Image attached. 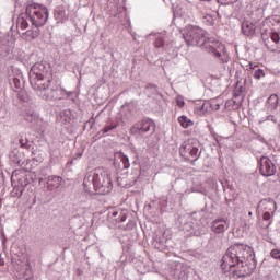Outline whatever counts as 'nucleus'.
Here are the masks:
<instances>
[{"instance_id": "aec40b11", "label": "nucleus", "mask_w": 280, "mask_h": 280, "mask_svg": "<svg viewBox=\"0 0 280 280\" xmlns=\"http://www.w3.org/2000/svg\"><path fill=\"white\" fill-rule=\"evenodd\" d=\"M118 159H120L122 163V170H129L130 168V159L128 155H125L124 152L119 151L115 154Z\"/></svg>"}, {"instance_id": "412c9836", "label": "nucleus", "mask_w": 280, "mask_h": 280, "mask_svg": "<svg viewBox=\"0 0 280 280\" xmlns=\"http://www.w3.org/2000/svg\"><path fill=\"white\" fill-rule=\"evenodd\" d=\"M267 104L268 106H270V108H272L273 110H277V108H279V96L277 94H271L267 98Z\"/></svg>"}, {"instance_id": "de8ad7c7", "label": "nucleus", "mask_w": 280, "mask_h": 280, "mask_svg": "<svg viewBox=\"0 0 280 280\" xmlns=\"http://www.w3.org/2000/svg\"><path fill=\"white\" fill-rule=\"evenodd\" d=\"M0 266H5V260H3V258L0 257Z\"/></svg>"}, {"instance_id": "49530a36", "label": "nucleus", "mask_w": 280, "mask_h": 280, "mask_svg": "<svg viewBox=\"0 0 280 280\" xmlns=\"http://www.w3.org/2000/svg\"><path fill=\"white\" fill-rule=\"evenodd\" d=\"M242 93V91H236L234 92V97H240V94Z\"/></svg>"}, {"instance_id": "f704fd0d", "label": "nucleus", "mask_w": 280, "mask_h": 280, "mask_svg": "<svg viewBox=\"0 0 280 280\" xmlns=\"http://www.w3.org/2000/svg\"><path fill=\"white\" fill-rule=\"evenodd\" d=\"M270 38H271L272 43L277 44V43L280 42V36H279V34L277 32H271L270 33Z\"/></svg>"}, {"instance_id": "864d4df0", "label": "nucleus", "mask_w": 280, "mask_h": 280, "mask_svg": "<svg viewBox=\"0 0 280 280\" xmlns=\"http://www.w3.org/2000/svg\"><path fill=\"white\" fill-rule=\"evenodd\" d=\"M78 156H79V158L82 156V153H78Z\"/></svg>"}, {"instance_id": "2eb2a0df", "label": "nucleus", "mask_w": 280, "mask_h": 280, "mask_svg": "<svg viewBox=\"0 0 280 280\" xmlns=\"http://www.w3.org/2000/svg\"><path fill=\"white\" fill-rule=\"evenodd\" d=\"M269 211H277V202L273 201L272 198L269 199H262L258 202V209H268Z\"/></svg>"}, {"instance_id": "c9c22d12", "label": "nucleus", "mask_w": 280, "mask_h": 280, "mask_svg": "<svg viewBox=\"0 0 280 280\" xmlns=\"http://www.w3.org/2000/svg\"><path fill=\"white\" fill-rule=\"evenodd\" d=\"M209 106H210L211 110H220V104H218L215 102L209 103Z\"/></svg>"}, {"instance_id": "72a5a7b5", "label": "nucleus", "mask_w": 280, "mask_h": 280, "mask_svg": "<svg viewBox=\"0 0 280 280\" xmlns=\"http://www.w3.org/2000/svg\"><path fill=\"white\" fill-rule=\"evenodd\" d=\"M145 89L147 91H152V93H159V86L156 84L148 83Z\"/></svg>"}, {"instance_id": "f8f14e48", "label": "nucleus", "mask_w": 280, "mask_h": 280, "mask_svg": "<svg viewBox=\"0 0 280 280\" xmlns=\"http://www.w3.org/2000/svg\"><path fill=\"white\" fill-rule=\"evenodd\" d=\"M189 275H191V269L185 265L177 267L174 272V276L178 280H187L189 279Z\"/></svg>"}, {"instance_id": "6e6552de", "label": "nucleus", "mask_w": 280, "mask_h": 280, "mask_svg": "<svg viewBox=\"0 0 280 280\" xmlns=\"http://www.w3.org/2000/svg\"><path fill=\"white\" fill-rule=\"evenodd\" d=\"M258 167L261 176H275L277 174V166L268 156H261L258 160Z\"/></svg>"}, {"instance_id": "0eeeda50", "label": "nucleus", "mask_w": 280, "mask_h": 280, "mask_svg": "<svg viewBox=\"0 0 280 280\" xmlns=\"http://www.w3.org/2000/svg\"><path fill=\"white\" fill-rule=\"evenodd\" d=\"M23 118L25 121H27V124H31L33 128H36V130H43V126H45V120H43L40 115L32 108L25 109Z\"/></svg>"}, {"instance_id": "dca6fc26", "label": "nucleus", "mask_w": 280, "mask_h": 280, "mask_svg": "<svg viewBox=\"0 0 280 280\" xmlns=\"http://www.w3.org/2000/svg\"><path fill=\"white\" fill-rule=\"evenodd\" d=\"M194 147V140H187L185 141L180 148H179V154L183 159L187 156V153L189 154L191 152V148Z\"/></svg>"}, {"instance_id": "c03bdc74", "label": "nucleus", "mask_w": 280, "mask_h": 280, "mask_svg": "<svg viewBox=\"0 0 280 280\" xmlns=\"http://www.w3.org/2000/svg\"><path fill=\"white\" fill-rule=\"evenodd\" d=\"M201 211H202L203 213H209V209L207 208V205L205 206L203 209H201Z\"/></svg>"}, {"instance_id": "7ed1b4c3", "label": "nucleus", "mask_w": 280, "mask_h": 280, "mask_svg": "<svg viewBox=\"0 0 280 280\" xmlns=\"http://www.w3.org/2000/svg\"><path fill=\"white\" fill-rule=\"evenodd\" d=\"M183 38L188 47H202L208 54H212V56L218 58L222 65L226 62V46L221 42L215 40L213 37H207L205 35V30L199 26H186L183 33Z\"/></svg>"}, {"instance_id": "a211bd4d", "label": "nucleus", "mask_w": 280, "mask_h": 280, "mask_svg": "<svg viewBox=\"0 0 280 280\" xmlns=\"http://www.w3.org/2000/svg\"><path fill=\"white\" fill-rule=\"evenodd\" d=\"M152 246L156 248V250H165V237L156 235L155 237H153Z\"/></svg>"}, {"instance_id": "ddd939ff", "label": "nucleus", "mask_w": 280, "mask_h": 280, "mask_svg": "<svg viewBox=\"0 0 280 280\" xmlns=\"http://www.w3.org/2000/svg\"><path fill=\"white\" fill-rule=\"evenodd\" d=\"M11 161L15 163V165H24L25 164V153L19 151V149H14L11 154Z\"/></svg>"}, {"instance_id": "79ce46f5", "label": "nucleus", "mask_w": 280, "mask_h": 280, "mask_svg": "<svg viewBox=\"0 0 280 280\" xmlns=\"http://www.w3.org/2000/svg\"><path fill=\"white\" fill-rule=\"evenodd\" d=\"M3 187V173L0 172V189Z\"/></svg>"}, {"instance_id": "58836bf2", "label": "nucleus", "mask_w": 280, "mask_h": 280, "mask_svg": "<svg viewBox=\"0 0 280 280\" xmlns=\"http://www.w3.org/2000/svg\"><path fill=\"white\" fill-rule=\"evenodd\" d=\"M232 104H236V102L235 101H228L226 103H225V108H231V105Z\"/></svg>"}, {"instance_id": "20e7f679", "label": "nucleus", "mask_w": 280, "mask_h": 280, "mask_svg": "<svg viewBox=\"0 0 280 280\" xmlns=\"http://www.w3.org/2000/svg\"><path fill=\"white\" fill-rule=\"evenodd\" d=\"M89 183H92L94 191L100 196H106L113 191V178L110 172L104 167L94 168L91 175H86L83 179L84 191L90 192Z\"/></svg>"}, {"instance_id": "7c9ffc66", "label": "nucleus", "mask_w": 280, "mask_h": 280, "mask_svg": "<svg viewBox=\"0 0 280 280\" xmlns=\"http://www.w3.org/2000/svg\"><path fill=\"white\" fill-rule=\"evenodd\" d=\"M117 126H119V125H117V124L107 125V126H105V127L102 129V132H103L104 135H106V132H110V130H115V128H117Z\"/></svg>"}, {"instance_id": "f03ea898", "label": "nucleus", "mask_w": 280, "mask_h": 280, "mask_svg": "<svg viewBox=\"0 0 280 280\" xmlns=\"http://www.w3.org/2000/svg\"><path fill=\"white\" fill-rule=\"evenodd\" d=\"M49 75H51V66H49V62L42 61L33 65L28 73L33 91L45 102L62 100V89L52 85Z\"/></svg>"}, {"instance_id": "4be33fe9", "label": "nucleus", "mask_w": 280, "mask_h": 280, "mask_svg": "<svg viewBox=\"0 0 280 280\" xmlns=\"http://www.w3.org/2000/svg\"><path fill=\"white\" fill-rule=\"evenodd\" d=\"M23 191H25V186H23V184L16 185L13 187V190L11 191V197L21 198L23 196Z\"/></svg>"}, {"instance_id": "2f4dec72", "label": "nucleus", "mask_w": 280, "mask_h": 280, "mask_svg": "<svg viewBox=\"0 0 280 280\" xmlns=\"http://www.w3.org/2000/svg\"><path fill=\"white\" fill-rule=\"evenodd\" d=\"M206 23H208V25H215V19H213V15L211 14H207L206 16H203Z\"/></svg>"}, {"instance_id": "c756f323", "label": "nucleus", "mask_w": 280, "mask_h": 280, "mask_svg": "<svg viewBox=\"0 0 280 280\" xmlns=\"http://www.w3.org/2000/svg\"><path fill=\"white\" fill-rule=\"evenodd\" d=\"M266 72H264V69H257L253 72V77L255 78V80H261V78H264Z\"/></svg>"}, {"instance_id": "e433bc0d", "label": "nucleus", "mask_w": 280, "mask_h": 280, "mask_svg": "<svg viewBox=\"0 0 280 280\" xmlns=\"http://www.w3.org/2000/svg\"><path fill=\"white\" fill-rule=\"evenodd\" d=\"M140 164H141V162L139 161V154H136L132 165H140Z\"/></svg>"}, {"instance_id": "a19ab883", "label": "nucleus", "mask_w": 280, "mask_h": 280, "mask_svg": "<svg viewBox=\"0 0 280 280\" xmlns=\"http://www.w3.org/2000/svg\"><path fill=\"white\" fill-rule=\"evenodd\" d=\"M121 177H117L116 178V183H117V185H118V187H124V184H121Z\"/></svg>"}, {"instance_id": "9b49d317", "label": "nucleus", "mask_w": 280, "mask_h": 280, "mask_svg": "<svg viewBox=\"0 0 280 280\" xmlns=\"http://www.w3.org/2000/svg\"><path fill=\"white\" fill-rule=\"evenodd\" d=\"M107 218L109 220H115V222L121 223V222H126L128 214L122 210L112 209L108 211Z\"/></svg>"}, {"instance_id": "b1692460", "label": "nucleus", "mask_w": 280, "mask_h": 280, "mask_svg": "<svg viewBox=\"0 0 280 280\" xmlns=\"http://www.w3.org/2000/svg\"><path fill=\"white\" fill-rule=\"evenodd\" d=\"M178 122L180 124L182 128H185V129L191 128V126H194L192 120L185 115L178 117Z\"/></svg>"}, {"instance_id": "f257e3e1", "label": "nucleus", "mask_w": 280, "mask_h": 280, "mask_svg": "<svg viewBox=\"0 0 280 280\" xmlns=\"http://www.w3.org/2000/svg\"><path fill=\"white\" fill-rule=\"evenodd\" d=\"M257 268L255 249L244 243H234L222 257L221 269L224 272L232 270L234 277H250Z\"/></svg>"}, {"instance_id": "1a4fd4ad", "label": "nucleus", "mask_w": 280, "mask_h": 280, "mask_svg": "<svg viewBox=\"0 0 280 280\" xmlns=\"http://www.w3.org/2000/svg\"><path fill=\"white\" fill-rule=\"evenodd\" d=\"M229 219L218 218L211 222V231L213 233L220 234L229 231Z\"/></svg>"}, {"instance_id": "c85d7f7f", "label": "nucleus", "mask_w": 280, "mask_h": 280, "mask_svg": "<svg viewBox=\"0 0 280 280\" xmlns=\"http://www.w3.org/2000/svg\"><path fill=\"white\" fill-rule=\"evenodd\" d=\"M58 159H60V150L54 149L50 152V161H51V163H56V161H58Z\"/></svg>"}, {"instance_id": "39448f33", "label": "nucleus", "mask_w": 280, "mask_h": 280, "mask_svg": "<svg viewBox=\"0 0 280 280\" xmlns=\"http://www.w3.org/2000/svg\"><path fill=\"white\" fill-rule=\"evenodd\" d=\"M26 14L30 18V22L32 23V30H28L24 33L27 40H34L40 36V28L45 23H47V19H49V10L46 7L39 3H31L26 5Z\"/></svg>"}, {"instance_id": "393cba45", "label": "nucleus", "mask_w": 280, "mask_h": 280, "mask_svg": "<svg viewBox=\"0 0 280 280\" xmlns=\"http://www.w3.org/2000/svg\"><path fill=\"white\" fill-rule=\"evenodd\" d=\"M19 143L21 148H24L25 150L32 149V141L27 139V136H20Z\"/></svg>"}, {"instance_id": "6e6d98bb", "label": "nucleus", "mask_w": 280, "mask_h": 280, "mask_svg": "<svg viewBox=\"0 0 280 280\" xmlns=\"http://www.w3.org/2000/svg\"><path fill=\"white\" fill-rule=\"evenodd\" d=\"M43 182V178H39V183H42Z\"/></svg>"}, {"instance_id": "4c0bfd02", "label": "nucleus", "mask_w": 280, "mask_h": 280, "mask_svg": "<svg viewBox=\"0 0 280 280\" xmlns=\"http://www.w3.org/2000/svg\"><path fill=\"white\" fill-rule=\"evenodd\" d=\"M207 108H209V103H203L200 107V110H202L205 113L207 110Z\"/></svg>"}, {"instance_id": "37998d69", "label": "nucleus", "mask_w": 280, "mask_h": 280, "mask_svg": "<svg viewBox=\"0 0 280 280\" xmlns=\"http://www.w3.org/2000/svg\"><path fill=\"white\" fill-rule=\"evenodd\" d=\"M177 106H179V108H183V106H185V101H177Z\"/></svg>"}, {"instance_id": "5701e85b", "label": "nucleus", "mask_w": 280, "mask_h": 280, "mask_svg": "<svg viewBox=\"0 0 280 280\" xmlns=\"http://www.w3.org/2000/svg\"><path fill=\"white\" fill-rule=\"evenodd\" d=\"M56 21H62L67 16V10L65 7H57L54 11Z\"/></svg>"}, {"instance_id": "5fc2aeb1", "label": "nucleus", "mask_w": 280, "mask_h": 280, "mask_svg": "<svg viewBox=\"0 0 280 280\" xmlns=\"http://www.w3.org/2000/svg\"><path fill=\"white\" fill-rule=\"evenodd\" d=\"M277 23H280V20H276Z\"/></svg>"}, {"instance_id": "3c124183", "label": "nucleus", "mask_w": 280, "mask_h": 280, "mask_svg": "<svg viewBox=\"0 0 280 280\" xmlns=\"http://www.w3.org/2000/svg\"><path fill=\"white\" fill-rule=\"evenodd\" d=\"M2 205H3V203H2V201H1V199H0V209H1Z\"/></svg>"}, {"instance_id": "a18cd8bd", "label": "nucleus", "mask_w": 280, "mask_h": 280, "mask_svg": "<svg viewBox=\"0 0 280 280\" xmlns=\"http://www.w3.org/2000/svg\"><path fill=\"white\" fill-rule=\"evenodd\" d=\"M127 226H128V229H132V226H135V222H129L128 224H127Z\"/></svg>"}, {"instance_id": "4468645a", "label": "nucleus", "mask_w": 280, "mask_h": 280, "mask_svg": "<svg viewBox=\"0 0 280 280\" xmlns=\"http://www.w3.org/2000/svg\"><path fill=\"white\" fill-rule=\"evenodd\" d=\"M242 33L244 36H255V24L249 21H245L242 23Z\"/></svg>"}, {"instance_id": "8fccbe9b", "label": "nucleus", "mask_w": 280, "mask_h": 280, "mask_svg": "<svg viewBox=\"0 0 280 280\" xmlns=\"http://www.w3.org/2000/svg\"><path fill=\"white\" fill-rule=\"evenodd\" d=\"M248 215H249V218L253 217V212L249 211V212H248Z\"/></svg>"}, {"instance_id": "a878e982", "label": "nucleus", "mask_w": 280, "mask_h": 280, "mask_svg": "<svg viewBox=\"0 0 280 280\" xmlns=\"http://www.w3.org/2000/svg\"><path fill=\"white\" fill-rule=\"evenodd\" d=\"M202 154V151L198 152V147L195 145V142L192 143V148L190 149V156H196L195 160L191 161V165H194V163H196V161H198L200 159V155Z\"/></svg>"}, {"instance_id": "473e14b6", "label": "nucleus", "mask_w": 280, "mask_h": 280, "mask_svg": "<svg viewBox=\"0 0 280 280\" xmlns=\"http://www.w3.org/2000/svg\"><path fill=\"white\" fill-rule=\"evenodd\" d=\"M154 44L158 49H161V47H165V39H163V37H158Z\"/></svg>"}, {"instance_id": "6ab92c4d", "label": "nucleus", "mask_w": 280, "mask_h": 280, "mask_svg": "<svg viewBox=\"0 0 280 280\" xmlns=\"http://www.w3.org/2000/svg\"><path fill=\"white\" fill-rule=\"evenodd\" d=\"M11 86H14L15 89H20L23 90L25 89V80H23V77H13L11 82H10Z\"/></svg>"}, {"instance_id": "bb28decb", "label": "nucleus", "mask_w": 280, "mask_h": 280, "mask_svg": "<svg viewBox=\"0 0 280 280\" xmlns=\"http://www.w3.org/2000/svg\"><path fill=\"white\" fill-rule=\"evenodd\" d=\"M18 97L21 100V102H30V94H27V91L23 89L19 91Z\"/></svg>"}, {"instance_id": "09e8293b", "label": "nucleus", "mask_w": 280, "mask_h": 280, "mask_svg": "<svg viewBox=\"0 0 280 280\" xmlns=\"http://www.w3.org/2000/svg\"><path fill=\"white\" fill-rule=\"evenodd\" d=\"M221 5H226V2L224 0H217Z\"/></svg>"}, {"instance_id": "f3484780", "label": "nucleus", "mask_w": 280, "mask_h": 280, "mask_svg": "<svg viewBox=\"0 0 280 280\" xmlns=\"http://www.w3.org/2000/svg\"><path fill=\"white\" fill-rule=\"evenodd\" d=\"M27 19L30 21V18L27 16V9H25V13L20 14L18 18V27H20V30H27V27H30Z\"/></svg>"}, {"instance_id": "ea45409f", "label": "nucleus", "mask_w": 280, "mask_h": 280, "mask_svg": "<svg viewBox=\"0 0 280 280\" xmlns=\"http://www.w3.org/2000/svg\"><path fill=\"white\" fill-rule=\"evenodd\" d=\"M178 222H179V224H186V222H185V215H179V217H178Z\"/></svg>"}, {"instance_id": "603ef678", "label": "nucleus", "mask_w": 280, "mask_h": 280, "mask_svg": "<svg viewBox=\"0 0 280 280\" xmlns=\"http://www.w3.org/2000/svg\"><path fill=\"white\" fill-rule=\"evenodd\" d=\"M71 94H72V93H71V92H69V93H68V97H70V96H71Z\"/></svg>"}, {"instance_id": "423d86ee", "label": "nucleus", "mask_w": 280, "mask_h": 280, "mask_svg": "<svg viewBox=\"0 0 280 280\" xmlns=\"http://www.w3.org/2000/svg\"><path fill=\"white\" fill-rule=\"evenodd\" d=\"M155 132L156 130V125L154 124V120L150 118H144L138 122H136L131 128H130V135H145V132Z\"/></svg>"}, {"instance_id": "9d476101", "label": "nucleus", "mask_w": 280, "mask_h": 280, "mask_svg": "<svg viewBox=\"0 0 280 280\" xmlns=\"http://www.w3.org/2000/svg\"><path fill=\"white\" fill-rule=\"evenodd\" d=\"M62 183H65V180L60 176H56V175L48 176L46 182L48 191H54V189H58L59 187H62Z\"/></svg>"}, {"instance_id": "cd10ccee", "label": "nucleus", "mask_w": 280, "mask_h": 280, "mask_svg": "<svg viewBox=\"0 0 280 280\" xmlns=\"http://www.w3.org/2000/svg\"><path fill=\"white\" fill-rule=\"evenodd\" d=\"M272 215L270 214V212L266 211L262 214V220H265V222H268L266 225L262 226V229H268L270 226V224H272Z\"/></svg>"}]
</instances>
